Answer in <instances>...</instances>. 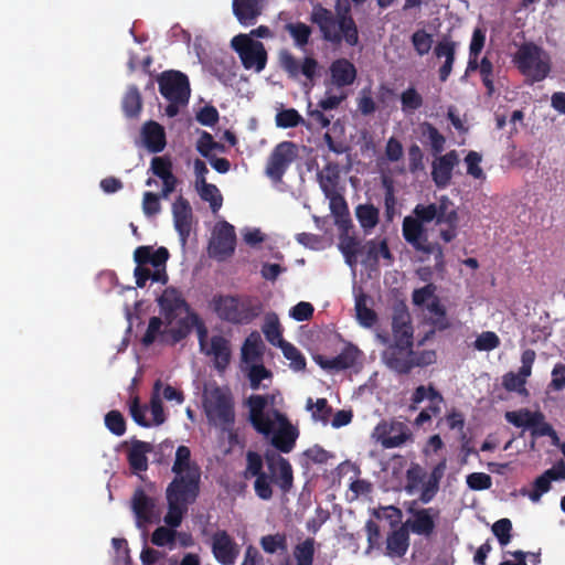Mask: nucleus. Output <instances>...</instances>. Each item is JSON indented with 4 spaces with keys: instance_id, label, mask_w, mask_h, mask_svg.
<instances>
[{
    "instance_id": "1",
    "label": "nucleus",
    "mask_w": 565,
    "mask_h": 565,
    "mask_svg": "<svg viewBox=\"0 0 565 565\" xmlns=\"http://www.w3.org/2000/svg\"><path fill=\"white\" fill-rule=\"evenodd\" d=\"M171 470L174 478L166 490L168 512L163 520L167 525L178 527L188 513L189 507L200 494L201 469L192 460L190 448L182 445L175 450Z\"/></svg>"
},
{
    "instance_id": "2",
    "label": "nucleus",
    "mask_w": 565,
    "mask_h": 565,
    "mask_svg": "<svg viewBox=\"0 0 565 565\" xmlns=\"http://www.w3.org/2000/svg\"><path fill=\"white\" fill-rule=\"evenodd\" d=\"M273 396L266 394H252L243 403L248 408V422L253 428L264 435L271 436V445L284 454H289L296 446L298 430L279 411L274 409L275 419L279 423V428L275 431V423L269 414L265 413Z\"/></svg>"
},
{
    "instance_id": "3",
    "label": "nucleus",
    "mask_w": 565,
    "mask_h": 565,
    "mask_svg": "<svg viewBox=\"0 0 565 565\" xmlns=\"http://www.w3.org/2000/svg\"><path fill=\"white\" fill-rule=\"evenodd\" d=\"M351 10V0H335V13L318 3L312 8L310 21L319 28L326 42L340 45L344 41L349 46H355L359 29Z\"/></svg>"
},
{
    "instance_id": "4",
    "label": "nucleus",
    "mask_w": 565,
    "mask_h": 565,
    "mask_svg": "<svg viewBox=\"0 0 565 565\" xmlns=\"http://www.w3.org/2000/svg\"><path fill=\"white\" fill-rule=\"evenodd\" d=\"M162 320L159 317H151L141 342L145 347L151 345L157 339L161 343L174 345L185 339L192 329L196 330L200 349L206 355L212 354V340H209L207 329L204 321L198 313H190L180 318L175 326H169L161 330Z\"/></svg>"
},
{
    "instance_id": "5",
    "label": "nucleus",
    "mask_w": 565,
    "mask_h": 565,
    "mask_svg": "<svg viewBox=\"0 0 565 565\" xmlns=\"http://www.w3.org/2000/svg\"><path fill=\"white\" fill-rule=\"evenodd\" d=\"M168 258L169 250L166 247L154 249L149 245L138 246L134 252L136 263L134 276L137 287L143 288L149 279L166 285L168 282L166 271Z\"/></svg>"
},
{
    "instance_id": "6",
    "label": "nucleus",
    "mask_w": 565,
    "mask_h": 565,
    "mask_svg": "<svg viewBox=\"0 0 565 565\" xmlns=\"http://www.w3.org/2000/svg\"><path fill=\"white\" fill-rule=\"evenodd\" d=\"M214 312L231 323L247 324L263 312V303L253 297L220 296L214 297Z\"/></svg>"
},
{
    "instance_id": "7",
    "label": "nucleus",
    "mask_w": 565,
    "mask_h": 565,
    "mask_svg": "<svg viewBox=\"0 0 565 565\" xmlns=\"http://www.w3.org/2000/svg\"><path fill=\"white\" fill-rule=\"evenodd\" d=\"M159 92L168 102L166 115L175 117L189 104L191 88L185 74L180 71H164L158 76Z\"/></svg>"
},
{
    "instance_id": "8",
    "label": "nucleus",
    "mask_w": 565,
    "mask_h": 565,
    "mask_svg": "<svg viewBox=\"0 0 565 565\" xmlns=\"http://www.w3.org/2000/svg\"><path fill=\"white\" fill-rule=\"evenodd\" d=\"M235 419V398L231 388L214 386V424L226 434L231 447L239 444Z\"/></svg>"
},
{
    "instance_id": "9",
    "label": "nucleus",
    "mask_w": 565,
    "mask_h": 565,
    "mask_svg": "<svg viewBox=\"0 0 565 565\" xmlns=\"http://www.w3.org/2000/svg\"><path fill=\"white\" fill-rule=\"evenodd\" d=\"M543 50L533 42L523 43L514 55L519 71L530 79L531 84L547 77L551 66L548 58H542Z\"/></svg>"
},
{
    "instance_id": "10",
    "label": "nucleus",
    "mask_w": 565,
    "mask_h": 565,
    "mask_svg": "<svg viewBox=\"0 0 565 565\" xmlns=\"http://www.w3.org/2000/svg\"><path fill=\"white\" fill-rule=\"evenodd\" d=\"M231 47L237 53L245 70L256 73L265 70L268 54L262 42L250 39L246 33H239L231 40Z\"/></svg>"
},
{
    "instance_id": "11",
    "label": "nucleus",
    "mask_w": 565,
    "mask_h": 565,
    "mask_svg": "<svg viewBox=\"0 0 565 565\" xmlns=\"http://www.w3.org/2000/svg\"><path fill=\"white\" fill-rule=\"evenodd\" d=\"M418 501L413 500L406 502V512L412 515L407 519L404 526L413 534L430 537L436 530V519L439 518L440 511L436 508H418Z\"/></svg>"
},
{
    "instance_id": "12",
    "label": "nucleus",
    "mask_w": 565,
    "mask_h": 565,
    "mask_svg": "<svg viewBox=\"0 0 565 565\" xmlns=\"http://www.w3.org/2000/svg\"><path fill=\"white\" fill-rule=\"evenodd\" d=\"M298 156V149L292 141H281L270 152L265 173L274 182H280L284 174Z\"/></svg>"
},
{
    "instance_id": "13",
    "label": "nucleus",
    "mask_w": 565,
    "mask_h": 565,
    "mask_svg": "<svg viewBox=\"0 0 565 565\" xmlns=\"http://www.w3.org/2000/svg\"><path fill=\"white\" fill-rule=\"evenodd\" d=\"M413 213L426 222L436 221L438 225H454L459 220L455 204L447 195H441L436 203L417 204Z\"/></svg>"
},
{
    "instance_id": "14",
    "label": "nucleus",
    "mask_w": 565,
    "mask_h": 565,
    "mask_svg": "<svg viewBox=\"0 0 565 565\" xmlns=\"http://www.w3.org/2000/svg\"><path fill=\"white\" fill-rule=\"evenodd\" d=\"M373 436L383 448H396L412 439V431L408 426L399 420H382L373 433Z\"/></svg>"
},
{
    "instance_id": "15",
    "label": "nucleus",
    "mask_w": 565,
    "mask_h": 565,
    "mask_svg": "<svg viewBox=\"0 0 565 565\" xmlns=\"http://www.w3.org/2000/svg\"><path fill=\"white\" fill-rule=\"evenodd\" d=\"M279 63L281 68L287 73L290 78H298L300 75L305 76L310 83H313L317 77L319 68L318 61L312 56H306L299 61L287 50L279 53Z\"/></svg>"
},
{
    "instance_id": "16",
    "label": "nucleus",
    "mask_w": 565,
    "mask_h": 565,
    "mask_svg": "<svg viewBox=\"0 0 565 565\" xmlns=\"http://www.w3.org/2000/svg\"><path fill=\"white\" fill-rule=\"evenodd\" d=\"M413 345L392 342L383 352L386 366L401 375H406L413 370Z\"/></svg>"
},
{
    "instance_id": "17",
    "label": "nucleus",
    "mask_w": 565,
    "mask_h": 565,
    "mask_svg": "<svg viewBox=\"0 0 565 565\" xmlns=\"http://www.w3.org/2000/svg\"><path fill=\"white\" fill-rule=\"evenodd\" d=\"M392 333L393 342L413 345L414 328L411 313L405 302L401 301L394 305L392 312Z\"/></svg>"
},
{
    "instance_id": "18",
    "label": "nucleus",
    "mask_w": 565,
    "mask_h": 565,
    "mask_svg": "<svg viewBox=\"0 0 565 565\" xmlns=\"http://www.w3.org/2000/svg\"><path fill=\"white\" fill-rule=\"evenodd\" d=\"M264 458L269 472L276 476L275 483L279 487L281 492H290L294 486V470L290 462L271 450H266Z\"/></svg>"
},
{
    "instance_id": "19",
    "label": "nucleus",
    "mask_w": 565,
    "mask_h": 565,
    "mask_svg": "<svg viewBox=\"0 0 565 565\" xmlns=\"http://www.w3.org/2000/svg\"><path fill=\"white\" fill-rule=\"evenodd\" d=\"M236 247L235 227L222 220L214 224V258L225 260L231 257Z\"/></svg>"
},
{
    "instance_id": "20",
    "label": "nucleus",
    "mask_w": 565,
    "mask_h": 565,
    "mask_svg": "<svg viewBox=\"0 0 565 565\" xmlns=\"http://www.w3.org/2000/svg\"><path fill=\"white\" fill-rule=\"evenodd\" d=\"M458 163L459 157L456 150L437 154L431 163V180L438 189H446L450 184L452 170Z\"/></svg>"
},
{
    "instance_id": "21",
    "label": "nucleus",
    "mask_w": 565,
    "mask_h": 565,
    "mask_svg": "<svg viewBox=\"0 0 565 565\" xmlns=\"http://www.w3.org/2000/svg\"><path fill=\"white\" fill-rule=\"evenodd\" d=\"M161 308V313L169 326L173 324L174 320L182 313H194L190 311L186 301L182 298L180 292L173 288H167L158 299Z\"/></svg>"
},
{
    "instance_id": "22",
    "label": "nucleus",
    "mask_w": 565,
    "mask_h": 565,
    "mask_svg": "<svg viewBox=\"0 0 565 565\" xmlns=\"http://www.w3.org/2000/svg\"><path fill=\"white\" fill-rule=\"evenodd\" d=\"M172 215L180 241L182 244H185L192 230L193 213L189 201L182 195L178 196L173 202Z\"/></svg>"
},
{
    "instance_id": "23",
    "label": "nucleus",
    "mask_w": 565,
    "mask_h": 565,
    "mask_svg": "<svg viewBox=\"0 0 565 565\" xmlns=\"http://www.w3.org/2000/svg\"><path fill=\"white\" fill-rule=\"evenodd\" d=\"M330 84L338 89L351 86L358 76L355 65L348 58L334 60L329 66Z\"/></svg>"
},
{
    "instance_id": "24",
    "label": "nucleus",
    "mask_w": 565,
    "mask_h": 565,
    "mask_svg": "<svg viewBox=\"0 0 565 565\" xmlns=\"http://www.w3.org/2000/svg\"><path fill=\"white\" fill-rule=\"evenodd\" d=\"M156 505V499L148 495L141 487L135 490L131 498V510L139 527L152 522Z\"/></svg>"
},
{
    "instance_id": "25",
    "label": "nucleus",
    "mask_w": 565,
    "mask_h": 565,
    "mask_svg": "<svg viewBox=\"0 0 565 565\" xmlns=\"http://www.w3.org/2000/svg\"><path fill=\"white\" fill-rule=\"evenodd\" d=\"M239 555V546L225 532H214V558L222 565H233Z\"/></svg>"
},
{
    "instance_id": "26",
    "label": "nucleus",
    "mask_w": 565,
    "mask_h": 565,
    "mask_svg": "<svg viewBox=\"0 0 565 565\" xmlns=\"http://www.w3.org/2000/svg\"><path fill=\"white\" fill-rule=\"evenodd\" d=\"M426 221L418 216H405L402 224V233L404 239L411 244L417 252L424 248L428 242L426 228L424 224Z\"/></svg>"
},
{
    "instance_id": "27",
    "label": "nucleus",
    "mask_w": 565,
    "mask_h": 565,
    "mask_svg": "<svg viewBox=\"0 0 565 565\" xmlns=\"http://www.w3.org/2000/svg\"><path fill=\"white\" fill-rule=\"evenodd\" d=\"M358 354L359 349L349 343L337 356L324 358L319 355L316 361L323 370L339 372L352 367L356 362Z\"/></svg>"
},
{
    "instance_id": "28",
    "label": "nucleus",
    "mask_w": 565,
    "mask_h": 565,
    "mask_svg": "<svg viewBox=\"0 0 565 565\" xmlns=\"http://www.w3.org/2000/svg\"><path fill=\"white\" fill-rule=\"evenodd\" d=\"M565 479V467L559 465L552 467L539 476L533 482V490L529 493V498L533 502L540 501L541 497L548 492L552 481Z\"/></svg>"
},
{
    "instance_id": "29",
    "label": "nucleus",
    "mask_w": 565,
    "mask_h": 565,
    "mask_svg": "<svg viewBox=\"0 0 565 565\" xmlns=\"http://www.w3.org/2000/svg\"><path fill=\"white\" fill-rule=\"evenodd\" d=\"M264 0H234L233 11L244 26L254 25L263 12Z\"/></svg>"
},
{
    "instance_id": "30",
    "label": "nucleus",
    "mask_w": 565,
    "mask_h": 565,
    "mask_svg": "<svg viewBox=\"0 0 565 565\" xmlns=\"http://www.w3.org/2000/svg\"><path fill=\"white\" fill-rule=\"evenodd\" d=\"M141 137L145 147L153 153L161 152L167 145L164 128L153 120L143 124Z\"/></svg>"
},
{
    "instance_id": "31",
    "label": "nucleus",
    "mask_w": 565,
    "mask_h": 565,
    "mask_svg": "<svg viewBox=\"0 0 565 565\" xmlns=\"http://www.w3.org/2000/svg\"><path fill=\"white\" fill-rule=\"evenodd\" d=\"M153 449L152 445L139 439H132L130 449L127 454V460L130 469L135 473L146 471L148 469L147 454Z\"/></svg>"
},
{
    "instance_id": "32",
    "label": "nucleus",
    "mask_w": 565,
    "mask_h": 565,
    "mask_svg": "<svg viewBox=\"0 0 565 565\" xmlns=\"http://www.w3.org/2000/svg\"><path fill=\"white\" fill-rule=\"evenodd\" d=\"M456 42L444 39L437 43L434 53L437 58H445L444 64L438 70V76L440 82H446L452 72L456 55Z\"/></svg>"
},
{
    "instance_id": "33",
    "label": "nucleus",
    "mask_w": 565,
    "mask_h": 565,
    "mask_svg": "<svg viewBox=\"0 0 565 565\" xmlns=\"http://www.w3.org/2000/svg\"><path fill=\"white\" fill-rule=\"evenodd\" d=\"M419 140L423 145L429 146L434 156L440 154L446 146V137L428 121L418 125Z\"/></svg>"
},
{
    "instance_id": "34",
    "label": "nucleus",
    "mask_w": 565,
    "mask_h": 565,
    "mask_svg": "<svg viewBox=\"0 0 565 565\" xmlns=\"http://www.w3.org/2000/svg\"><path fill=\"white\" fill-rule=\"evenodd\" d=\"M317 179L326 198L339 194L340 167L337 162H328L323 169L317 173Z\"/></svg>"
},
{
    "instance_id": "35",
    "label": "nucleus",
    "mask_w": 565,
    "mask_h": 565,
    "mask_svg": "<svg viewBox=\"0 0 565 565\" xmlns=\"http://www.w3.org/2000/svg\"><path fill=\"white\" fill-rule=\"evenodd\" d=\"M409 547V532L403 524L386 537V552L390 557H403Z\"/></svg>"
},
{
    "instance_id": "36",
    "label": "nucleus",
    "mask_w": 565,
    "mask_h": 565,
    "mask_svg": "<svg viewBox=\"0 0 565 565\" xmlns=\"http://www.w3.org/2000/svg\"><path fill=\"white\" fill-rule=\"evenodd\" d=\"M328 199L335 224L342 232H349L352 227V220L345 199L341 194L329 196Z\"/></svg>"
},
{
    "instance_id": "37",
    "label": "nucleus",
    "mask_w": 565,
    "mask_h": 565,
    "mask_svg": "<svg viewBox=\"0 0 565 565\" xmlns=\"http://www.w3.org/2000/svg\"><path fill=\"white\" fill-rule=\"evenodd\" d=\"M194 170V188L203 201L212 205V184L206 182V174L209 169L205 162L201 159H195L193 162Z\"/></svg>"
},
{
    "instance_id": "38",
    "label": "nucleus",
    "mask_w": 565,
    "mask_h": 565,
    "mask_svg": "<svg viewBox=\"0 0 565 565\" xmlns=\"http://www.w3.org/2000/svg\"><path fill=\"white\" fill-rule=\"evenodd\" d=\"M427 310L430 313L428 323L433 327V331H445L451 327V322L447 317L445 306L440 302L438 297H434L430 303L427 305Z\"/></svg>"
},
{
    "instance_id": "39",
    "label": "nucleus",
    "mask_w": 565,
    "mask_h": 565,
    "mask_svg": "<svg viewBox=\"0 0 565 565\" xmlns=\"http://www.w3.org/2000/svg\"><path fill=\"white\" fill-rule=\"evenodd\" d=\"M355 216L365 234L371 233L380 222L379 209L370 203L359 204L355 207Z\"/></svg>"
},
{
    "instance_id": "40",
    "label": "nucleus",
    "mask_w": 565,
    "mask_h": 565,
    "mask_svg": "<svg viewBox=\"0 0 565 565\" xmlns=\"http://www.w3.org/2000/svg\"><path fill=\"white\" fill-rule=\"evenodd\" d=\"M363 248L365 249V262L367 263L377 264L380 257L387 260L388 265H391L394 262V257L388 248L386 238H383L380 242H376L375 239H370L365 243Z\"/></svg>"
},
{
    "instance_id": "41",
    "label": "nucleus",
    "mask_w": 565,
    "mask_h": 565,
    "mask_svg": "<svg viewBox=\"0 0 565 565\" xmlns=\"http://www.w3.org/2000/svg\"><path fill=\"white\" fill-rule=\"evenodd\" d=\"M121 108L126 117L137 118L142 109V97L136 85H130L121 100Z\"/></svg>"
},
{
    "instance_id": "42",
    "label": "nucleus",
    "mask_w": 565,
    "mask_h": 565,
    "mask_svg": "<svg viewBox=\"0 0 565 565\" xmlns=\"http://www.w3.org/2000/svg\"><path fill=\"white\" fill-rule=\"evenodd\" d=\"M369 299L363 292L355 297L356 319L364 328H372L377 322V313L367 306Z\"/></svg>"
},
{
    "instance_id": "43",
    "label": "nucleus",
    "mask_w": 565,
    "mask_h": 565,
    "mask_svg": "<svg viewBox=\"0 0 565 565\" xmlns=\"http://www.w3.org/2000/svg\"><path fill=\"white\" fill-rule=\"evenodd\" d=\"M543 418L544 416L542 413L531 412L529 409L505 413V419L515 427L531 428V426L540 424V420Z\"/></svg>"
},
{
    "instance_id": "44",
    "label": "nucleus",
    "mask_w": 565,
    "mask_h": 565,
    "mask_svg": "<svg viewBox=\"0 0 565 565\" xmlns=\"http://www.w3.org/2000/svg\"><path fill=\"white\" fill-rule=\"evenodd\" d=\"M339 249L344 256L345 263L353 267L358 263V254L361 249V243L354 237L350 236L348 232H343L340 236Z\"/></svg>"
},
{
    "instance_id": "45",
    "label": "nucleus",
    "mask_w": 565,
    "mask_h": 565,
    "mask_svg": "<svg viewBox=\"0 0 565 565\" xmlns=\"http://www.w3.org/2000/svg\"><path fill=\"white\" fill-rule=\"evenodd\" d=\"M262 338L259 333L252 332L244 341L242 347V359L244 362H256L262 356Z\"/></svg>"
},
{
    "instance_id": "46",
    "label": "nucleus",
    "mask_w": 565,
    "mask_h": 565,
    "mask_svg": "<svg viewBox=\"0 0 565 565\" xmlns=\"http://www.w3.org/2000/svg\"><path fill=\"white\" fill-rule=\"evenodd\" d=\"M231 361L228 341L223 337L214 335V369L224 371Z\"/></svg>"
},
{
    "instance_id": "47",
    "label": "nucleus",
    "mask_w": 565,
    "mask_h": 565,
    "mask_svg": "<svg viewBox=\"0 0 565 565\" xmlns=\"http://www.w3.org/2000/svg\"><path fill=\"white\" fill-rule=\"evenodd\" d=\"M161 387H162L161 380H157L153 384L152 394H151V398H150V411L152 414L153 423L157 426L163 424L166 420L162 399L160 397Z\"/></svg>"
},
{
    "instance_id": "48",
    "label": "nucleus",
    "mask_w": 565,
    "mask_h": 565,
    "mask_svg": "<svg viewBox=\"0 0 565 565\" xmlns=\"http://www.w3.org/2000/svg\"><path fill=\"white\" fill-rule=\"evenodd\" d=\"M263 332L266 340L275 347H280L281 343L286 341L282 338L280 323L276 315L266 318V321L263 326Z\"/></svg>"
},
{
    "instance_id": "49",
    "label": "nucleus",
    "mask_w": 565,
    "mask_h": 565,
    "mask_svg": "<svg viewBox=\"0 0 565 565\" xmlns=\"http://www.w3.org/2000/svg\"><path fill=\"white\" fill-rule=\"evenodd\" d=\"M294 556L297 565H312L315 558V540L308 537L296 545Z\"/></svg>"
},
{
    "instance_id": "50",
    "label": "nucleus",
    "mask_w": 565,
    "mask_h": 565,
    "mask_svg": "<svg viewBox=\"0 0 565 565\" xmlns=\"http://www.w3.org/2000/svg\"><path fill=\"white\" fill-rule=\"evenodd\" d=\"M254 481V491L255 494L262 500H270L273 498V487L271 484L276 480V476L267 475L266 472L258 475Z\"/></svg>"
},
{
    "instance_id": "51",
    "label": "nucleus",
    "mask_w": 565,
    "mask_h": 565,
    "mask_svg": "<svg viewBox=\"0 0 565 565\" xmlns=\"http://www.w3.org/2000/svg\"><path fill=\"white\" fill-rule=\"evenodd\" d=\"M275 120L279 128H294L299 125H305V119L295 108L278 111Z\"/></svg>"
},
{
    "instance_id": "52",
    "label": "nucleus",
    "mask_w": 565,
    "mask_h": 565,
    "mask_svg": "<svg viewBox=\"0 0 565 565\" xmlns=\"http://www.w3.org/2000/svg\"><path fill=\"white\" fill-rule=\"evenodd\" d=\"M401 104L405 114H412L423 106V97L415 87H408L401 95Z\"/></svg>"
},
{
    "instance_id": "53",
    "label": "nucleus",
    "mask_w": 565,
    "mask_h": 565,
    "mask_svg": "<svg viewBox=\"0 0 565 565\" xmlns=\"http://www.w3.org/2000/svg\"><path fill=\"white\" fill-rule=\"evenodd\" d=\"M285 29L292 36L295 44L302 47L308 44L311 35V28L302 22L287 23Z\"/></svg>"
},
{
    "instance_id": "54",
    "label": "nucleus",
    "mask_w": 565,
    "mask_h": 565,
    "mask_svg": "<svg viewBox=\"0 0 565 565\" xmlns=\"http://www.w3.org/2000/svg\"><path fill=\"white\" fill-rule=\"evenodd\" d=\"M282 351L284 356L290 361V366L295 371H302L306 367V359L302 353L290 342L285 341L279 347Z\"/></svg>"
},
{
    "instance_id": "55",
    "label": "nucleus",
    "mask_w": 565,
    "mask_h": 565,
    "mask_svg": "<svg viewBox=\"0 0 565 565\" xmlns=\"http://www.w3.org/2000/svg\"><path fill=\"white\" fill-rule=\"evenodd\" d=\"M307 408L312 411V418L315 420L322 422L323 424H328L330 416L332 414V408L328 404L326 398H318L313 404L312 398H308Z\"/></svg>"
},
{
    "instance_id": "56",
    "label": "nucleus",
    "mask_w": 565,
    "mask_h": 565,
    "mask_svg": "<svg viewBox=\"0 0 565 565\" xmlns=\"http://www.w3.org/2000/svg\"><path fill=\"white\" fill-rule=\"evenodd\" d=\"M205 262H206V256L203 255L200 260V264H198L193 270V287H192V289L194 292L201 291L202 294H204L206 297V301L210 303L211 301L207 299L209 286L203 285V278L205 275L209 274V266L207 267L205 266Z\"/></svg>"
},
{
    "instance_id": "57",
    "label": "nucleus",
    "mask_w": 565,
    "mask_h": 565,
    "mask_svg": "<svg viewBox=\"0 0 565 565\" xmlns=\"http://www.w3.org/2000/svg\"><path fill=\"white\" fill-rule=\"evenodd\" d=\"M264 460L263 457L256 451H247L246 454V468L244 471V478L249 479L258 475L264 473Z\"/></svg>"
},
{
    "instance_id": "58",
    "label": "nucleus",
    "mask_w": 565,
    "mask_h": 565,
    "mask_svg": "<svg viewBox=\"0 0 565 565\" xmlns=\"http://www.w3.org/2000/svg\"><path fill=\"white\" fill-rule=\"evenodd\" d=\"M105 426L115 436L126 433V420L119 411H110L105 415Z\"/></svg>"
},
{
    "instance_id": "59",
    "label": "nucleus",
    "mask_w": 565,
    "mask_h": 565,
    "mask_svg": "<svg viewBox=\"0 0 565 565\" xmlns=\"http://www.w3.org/2000/svg\"><path fill=\"white\" fill-rule=\"evenodd\" d=\"M260 546L268 554H275L277 551H286V536L284 534L265 535L260 539Z\"/></svg>"
},
{
    "instance_id": "60",
    "label": "nucleus",
    "mask_w": 565,
    "mask_h": 565,
    "mask_svg": "<svg viewBox=\"0 0 565 565\" xmlns=\"http://www.w3.org/2000/svg\"><path fill=\"white\" fill-rule=\"evenodd\" d=\"M512 522L507 519H500L492 525V533L498 539L501 546H505L511 541Z\"/></svg>"
},
{
    "instance_id": "61",
    "label": "nucleus",
    "mask_w": 565,
    "mask_h": 565,
    "mask_svg": "<svg viewBox=\"0 0 565 565\" xmlns=\"http://www.w3.org/2000/svg\"><path fill=\"white\" fill-rule=\"evenodd\" d=\"M412 43L418 55L427 54L433 44V36L425 30H417L412 35Z\"/></svg>"
},
{
    "instance_id": "62",
    "label": "nucleus",
    "mask_w": 565,
    "mask_h": 565,
    "mask_svg": "<svg viewBox=\"0 0 565 565\" xmlns=\"http://www.w3.org/2000/svg\"><path fill=\"white\" fill-rule=\"evenodd\" d=\"M408 170L411 173L415 174L417 172L424 171V153L420 147L416 143H413L408 147Z\"/></svg>"
},
{
    "instance_id": "63",
    "label": "nucleus",
    "mask_w": 565,
    "mask_h": 565,
    "mask_svg": "<svg viewBox=\"0 0 565 565\" xmlns=\"http://www.w3.org/2000/svg\"><path fill=\"white\" fill-rule=\"evenodd\" d=\"M166 526H159L157 527L152 535H151V542L156 546H166L168 544H171L175 540V527H172L168 525Z\"/></svg>"
},
{
    "instance_id": "64",
    "label": "nucleus",
    "mask_w": 565,
    "mask_h": 565,
    "mask_svg": "<svg viewBox=\"0 0 565 565\" xmlns=\"http://www.w3.org/2000/svg\"><path fill=\"white\" fill-rule=\"evenodd\" d=\"M151 172L160 178H167L172 172V162L168 157H153L150 164Z\"/></svg>"
}]
</instances>
